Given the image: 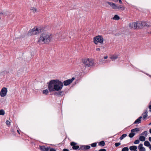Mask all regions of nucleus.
I'll return each instance as SVG.
<instances>
[{
  "label": "nucleus",
  "instance_id": "1",
  "mask_svg": "<svg viewBox=\"0 0 151 151\" xmlns=\"http://www.w3.org/2000/svg\"><path fill=\"white\" fill-rule=\"evenodd\" d=\"M47 84L48 90L50 92L61 90L63 86V82L58 79L51 80Z\"/></svg>",
  "mask_w": 151,
  "mask_h": 151
},
{
  "label": "nucleus",
  "instance_id": "2",
  "mask_svg": "<svg viewBox=\"0 0 151 151\" xmlns=\"http://www.w3.org/2000/svg\"><path fill=\"white\" fill-rule=\"evenodd\" d=\"M52 38L51 34L47 33H42L38 41L39 44H47L51 42Z\"/></svg>",
  "mask_w": 151,
  "mask_h": 151
},
{
  "label": "nucleus",
  "instance_id": "3",
  "mask_svg": "<svg viewBox=\"0 0 151 151\" xmlns=\"http://www.w3.org/2000/svg\"><path fill=\"white\" fill-rule=\"evenodd\" d=\"M82 62L85 67L92 66L94 65L95 63L94 60H90L88 58L83 60Z\"/></svg>",
  "mask_w": 151,
  "mask_h": 151
},
{
  "label": "nucleus",
  "instance_id": "4",
  "mask_svg": "<svg viewBox=\"0 0 151 151\" xmlns=\"http://www.w3.org/2000/svg\"><path fill=\"white\" fill-rule=\"evenodd\" d=\"M137 23V29H141L143 28L144 27L146 26L149 27L150 26L146 24L145 22L144 21H138Z\"/></svg>",
  "mask_w": 151,
  "mask_h": 151
},
{
  "label": "nucleus",
  "instance_id": "5",
  "mask_svg": "<svg viewBox=\"0 0 151 151\" xmlns=\"http://www.w3.org/2000/svg\"><path fill=\"white\" fill-rule=\"evenodd\" d=\"M104 39L101 36L99 35L96 36L93 38V42L96 44H97L99 42L101 44L103 43Z\"/></svg>",
  "mask_w": 151,
  "mask_h": 151
},
{
  "label": "nucleus",
  "instance_id": "6",
  "mask_svg": "<svg viewBox=\"0 0 151 151\" xmlns=\"http://www.w3.org/2000/svg\"><path fill=\"white\" fill-rule=\"evenodd\" d=\"M40 32V29L34 28L30 29L29 32V35H34L39 34Z\"/></svg>",
  "mask_w": 151,
  "mask_h": 151
},
{
  "label": "nucleus",
  "instance_id": "7",
  "mask_svg": "<svg viewBox=\"0 0 151 151\" xmlns=\"http://www.w3.org/2000/svg\"><path fill=\"white\" fill-rule=\"evenodd\" d=\"M139 131V128H135L134 129H132L131 130V132L129 134V137L132 138L135 135L134 133L136 132H138Z\"/></svg>",
  "mask_w": 151,
  "mask_h": 151
},
{
  "label": "nucleus",
  "instance_id": "8",
  "mask_svg": "<svg viewBox=\"0 0 151 151\" xmlns=\"http://www.w3.org/2000/svg\"><path fill=\"white\" fill-rule=\"evenodd\" d=\"M7 88L5 87H3L1 89L0 92V95L1 97L5 96L7 93Z\"/></svg>",
  "mask_w": 151,
  "mask_h": 151
},
{
  "label": "nucleus",
  "instance_id": "9",
  "mask_svg": "<svg viewBox=\"0 0 151 151\" xmlns=\"http://www.w3.org/2000/svg\"><path fill=\"white\" fill-rule=\"evenodd\" d=\"M77 144V143L73 142H71L70 143V145L73 146L72 149L73 150H80L79 146L78 145H76Z\"/></svg>",
  "mask_w": 151,
  "mask_h": 151
},
{
  "label": "nucleus",
  "instance_id": "10",
  "mask_svg": "<svg viewBox=\"0 0 151 151\" xmlns=\"http://www.w3.org/2000/svg\"><path fill=\"white\" fill-rule=\"evenodd\" d=\"M75 78L73 77L71 79H68L64 81L63 84L64 86H67L70 84L74 80Z\"/></svg>",
  "mask_w": 151,
  "mask_h": 151
},
{
  "label": "nucleus",
  "instance_id": "11",
  "mask_svg": "<svg viewBox=\"0 0 151 151\" xmlns=\"http://www.w3.org/2000/svg\"><path fill=\"white\" fill-rule=\"evenodd\" d=\"M137 25L136 22H134L130 23L129 24V26L131 29L133 28L136 29H137Z\"/></svg>",
  "mask_w": 151,
  "mask_h": 151
},
{
  "label": "nucleus",
  "instance_id": "12",
  "mask_svg": "<svg viewBox=\"0 0 151 151\" xmlns=\"http://www.w3.org/2000/svg\"><path fill=\"white\" fill-rule=\"evenodd\" d=\"M40 149L42 151H49L50 148V147H46L44 146H40Z\"/></svg>",
  "mask_w": 151,
  "mask_h": 151
},
{
  "label": "nucleus",
  "instance_id": "13",
  "mask_svg": "<svg viewBox=\"0 0 151 151\" xmlns=\"http://www.w3.org/2000/svg\"><path fill=\"white\" fill-rule=\"evenodd\" d=\"M114 9H117L119 10H124V7L122 6H117L116 4L115 7Z\"/></svg>",
  "mask_w": 151,
  "mask_h": 151
},
{
  "label": "nucleus",
  "instance_id": "14",
  "mask_svg": "<svg viewBox=\"0 0 151 151\" xmlns=\"http://www.w3.org/2000/svg\"><path fill=\"white\" fill-rule=\"evenodd\" d=\"M64 92L63 91H59V92H55L54 94L57 96H62L63 95Z\"/></svg>",
  "mask_w": 151,
  "mask_h": 151
},
{
  "label": "nucleus",
  "instance_id": "15",
  "mask_svg": "<svg viewBox=\"0 0 151 151\" xmlns=\"http://www.w3.org/2000/svg\"><path fill=\"white\" fill-rule=\"evenodd\" d=\"M142 116H140L138 118L136 119L134 122V124L139 123L141 122V119L142 118Z\"/></svg>",
  "mask_w": 151,
  "mask_h": 151
},
{
  "label": "nucleus",
  "instance_id": "16",
  "mask_svg": "<svg viewBox=\"0 0 151 151\" xmlns=\"http://www.w3.org/2000/svg\"><path fill=\"white\" fill-rule=\"evenodd\" d=\"M148 111L147 110H146L145 112L142 114L143 115V119H145L147 116Z\"/></svg>",
  "mask_w": 151,
  "mask_h": 151
},
{
  "label": "nucleus",
  "instance_id": "17",
  "mask_svg": "<svg viewBox=\"0 0 151 151\" xmlns=\"http://www.w3.org/2000/svg\"><path fill=\"white\" fill-rule=\"evenodd\" d=\"M9 73V72L6 70H4L0 73V76H4L6 74Z\"/></svg>",
  "mask_w": 151,
  "mask_h": 151
},
{
  "label": "nucleus",
  "instance_id": "18",
  "mask_svg": "<svg viewBox=\"0 0 151 151\" xmlns=\"http://www.w3.org/2000/svg\"><path fill=\"white\" fill-rule=\"evenodd\" d=\"M107 3L110 5L113 8V9H114L115 8L114 7L116 5L115 4L109 2H107Z\"/></svg>",
  "mask_w": 151,
  "mask_h": 151
},
{
  "label": "nucleus",
  "instance_id": "19",
  "mask_svg": "<svg viewBox=\"0 0 151 151\" xmlns=\"http://www.w3.org/2000/svg\"><path fill=\"white\" fill-rule=\"evenodd\" d=\"M137 147L136 146H132L130 147L129 149L131 150H137Z\"/></svg>",
  "mask_w": 151,
  "mask_h": 151
},
{
  "label": "nucleus",
  "instance_id": "20",
  "mask_svg": "<svg viewBox=\"0 0 151 151\" xmlns=\"http://www.w3.org/2000/svg\"><path fill=\"white\" fill-rule=\"evenodd\" d=\"M118 58V56L117 55H113L110 58L112 60H114L117 59Z\"/></svg>",
  "mask_w": 151,
  "mask_h": 151
},
{
  "label": "nucleus",
  "instance_id": "21",
  "mask_svg": "<svg viewBox=\"0 0 151 151\" xmlns=\"http://www.w3.org/2000/svg\"><path fill=\"white\" fill-rule=\"evenodd\" d=\"M139 139L141 141H144L145 139V138L144 136H141L139 137Z\"/></svg>",
  "mask_w": 151,
  "mask_h": 151
},
{
  "label": "nucleus",
  "instance_id": "22",
  "mask_svg": "<svg viewBox=\"0 0 151 151\" xmlns=\"http://www.w3.org/2000/svg\"><path fill=\"white\" fill-rule=\"evenodd\" d=\"M119 17L118 15H115L113 18V19L116 20H118L119 19Z\"/></svg>",
  "mask_w": 151,
  "mask_h": 151
},
{
  "label": "nucleus",
  "instance_id": "23",
  "mask_svg": "<svg viewBox=\"0 0 151 151\" xmlns=\"http://www.w3.org/2000/svg\"><path fill=\"white\" fill-rule=\"evenodd\" d=\"M144 145L145 146H146L148 147L150 145V142L148 141H146L145 142Z\"/></svg>",
  "mask_w": 151,
  "mask_h": 151
},
{
  "label": "nucleus",
  "instance_id": "24",
  "mask_svg": "<svg viewBox=\"0 0 151 151\" xmlns=\"http://www.w3.org/2000/svg\"><path fill=\"white\" fill-rule=\"evenodd\" d=\"M105 143L104 141H102L100 142L99 144V145L101 146H104L105 145Z\"/></svg>",
  "mask_w": 151,
  "mask_h": 151
},
{
  "label": "nucleus",
  "instance_id": "25",
  "mask_svg": "<svg viewBox=\"0 0 151 151\" xmlns=\"http://www.w3.org/2000/svg\"><path fill=\"white\" fill-rule=\"evenodd\" d=\"M30 9L34 13H35L37 12V9L34 7H31Z\"/></svg>",
  "mask_w": 151,
  "mask_h": 151
},
{
  "label": "nucleus",
  "instance_id": "26",
  "mask_svg": "<svg viewBox=\"0 0 151 151\" xmlns=\"http://www.w3.org/2000/svg\"><path fill=\"white\" fill-rule=\"evenodd\" d=\"M127 136L126 134H123L120 137L119 139L121 140H122L124 138L126 137Z\"/></svg>",
  "mask_w": 151,
  "mask_h": 151
},
{
  "label": "nucleus",
  "instance_id": "27",
  "mask_svg": "<svg viewBox=\"0 0 151 151\" xmlns=\"http://www.w3.org/2000/svg\"><path fill=\"white\" fill-rule=\"evenodd\" d=\"M5 114V111L3 109H1L0 110V115H4Z\"/></svg>",
  "mask_w": 151,
  "mask_h": 151
},
{
  "label": "nucleus",
  "instance_id": "28",
  "mask_svg": "<svg viewBox=\"0 0 151 151\" xmlns=\"http://www.w3.org/2000/svg\"><path fill=\"white\" fill-rule=\"evenodd\" d=\"M48 93V91L47 89L44 90L43 91V93L44 94L47 95Z\"/></svg>",
  "mask_w": 151,
  "mask_h": 151
},
{
  "label": "nucleus",
  "instance_id": "29",
  "mask_svg": "<svg viewBox=\"0 0 151 151\" xmlns=\"http://www.w3.org/2000/svg\"><path fill=\"white\" fill-rule=\"evenodd\" d=\"M129 149L128 147H125L122 149V151H128Z\"/></svg>",
  "mask_w": 151,
  "mask_h": 151
},
{
  "label": "nucleus",
  "instance_id": "30",
  "mask_svg": "<svg viewBox=\"0 0 151 151\" xmlns=\"http://www.w3.org/2000/svg\"><path fill=\"white\" fill-rule=\"evenodd\" d=\"M147 133V131H144L142 133H141V134L142 135H145L146 136Z\"/></svg>",
  "mask_w": 151,
  "mask_h": 151
},
{
  "label": "nucleus",
  "instance_id": "31",
  "mask_svg": "<svg viewBox=\"0 0 151 151\" xmlns=\"http://www.w3.org/2000/svg\"><path fill=\"white\" fill-rule=\"evenodd\" d=\"M99 47H100V48L101 49V50H103L105 49V47L103 45H101L99 46Z\"/></svg>",
  "mask_w": 151,
  "mask_h": 151
},
{
  "label": "nucleus",
  "instance_id": "32",
  "mask_svg": "<svg viewBox=\"0 0 151 151\" xmlns=\"http://www.w3.org/2000/svg\"><path fill=\"white\" fill-rule=\"evenodd\" d=\"M139 142V139H137L134 141V143L135 144H138Z\"/></svg>",
  "mask_w": 151,
  "mask_h": 151
},
{
  "label": "nucleus",
  "instance_id": "33",
  "mask_svg": "<svg viewBox=\"0 0 151 151\" xmlns=\"http://www.w3.org/2000/svg\"><path fill=\"white\" fill-rule=\"evenodd\" d=\"M91 145V147H95L96 145V143H92Z\"/></svg>",
  "mask_w": 151,
  "mask_h": 151
},
{
  "label": "nucleus",
  "instance_id": "34",
  "mask_svg": "<svg viewBox=\"0 0 151 151\" xmlns=\"http://www.w3.org/2000/svg\"><path fill=\"white\" fill-rule=\"evenodd\" d=\"M85 150H88L90 149L91 147L90 146L88 145H85Z\"/></svg>",
  "mask_w": 151,
  "mask_h": 151
},
{
  "label": "nucleus",
  "instance_id": "35",
  "mask_svg": "<svg viewBox=\"0 0 151 151\" xmlns=\"http://www.w3.org/2000/svg\"><path fill=\"white\" fill-rule=\"evenodd\" d=\"M143 147V145L142 144H140L138 146V148L139 150L140 148H142Z\"/></svg>",
  "mask_w": 151,
  "mask_h": 151
},
{
  "label": "nucleus",
  "instance_id": "36",
  "mask_svg": "<svg viewBox=\"0 0 151 151\" xmlns=\"http://www.w3.org/2000/svg\"><path fill=\"white\" fill-rule=\"evenodd\" d=\"M121 145V143L119 142L116 143L115 144V145L116 147H117Z\"/></svg>",
  "mask_w": 151,
  "mask_h": 151
},
{
  "label": "nucleus",
  "instance_id": "37",
  "mask_svg": "<svg viewBox=\"0 0 151 151\" xmlns=\"http://www.w3.org/2000/svg\"><path fill=\"white\" fill-rule=\"evenodd\" d=\"M85 145H82L81 146L80 148V150L81 149L82 150H85Z\"/></svg>",
  "mask_w": 151,
  "mask_h": 151
},
{
  "label": "nucleus",
  "instance_id": "38",
  "mask_svg": "<svg viewBox=\"0 0 151 151\" xmlns=\"http://www.w3.org/2000/svg\"><path fill=\"white\" fill-rule=\"evenodd\" d=\"M30 55H31V58H32L34 55V52H31L30 53Z\"/></svg>",
  "mask_w": 151,
  "mask_h": 151
},
{
  "label": "nucleus",
  "instance_id": "39",
  "mask_svg": "<svg viewBox=\"0 0 151 151\" xmlns=\"http://www.w3.org/2000/svg\"><path fill=\"white\" fill-rule=\"evenodd\" d=\"M49 151H56L55 149L53 148H51L50 147L49 150Z\"/></svg>",
  "mask_w": 151,
  "mask_h": 151
},
{
  "label": "nucleus",
  "instance_id": "40",
  "mask_svg": "<svg viewBox=\"0 0 151 151\" xmlns=\"http://www.w3.org/2000/svg\"><path fill=\"white\" fill-rule=\"evenodd\" d=\"M6 123L7 125H10V122L9 121L7 120L6 121Z\"/></svg>",
  "mask_w": 151,
  "mask_h": 151
},
{
  "label": "nucleus",
  "instance_id": "41",
  "mask_svg": "<svg viewBox=\"0 0 151 151\" xmlns=\"http://www.w3.org/2000/svg\"><path fill=\"white\" fill-rule=\"evenodd\" d=\"M139 150V151H145V149L144 147H143L142 148H140Z\"/></svg>",
  "mask_w": 151,
  "mask_h": 151
},
{
  "label": "nucleus",
  "instance_id": "42",
  "mask_svg": "<svg viewBox=\"0 0 151 151\" xmlns=\"http://www.w3.org/2000/svg\"><path fill=\"white\" fill-rule=\"evenodd\" d=\"M99 151H106V150L104 149H102L99 150Z\"/></svg>",
  "mask_w": 151,
  "mask_h": 151
},
{
  "label": "nucleus",
  "instance_id": "43",
  "mask_svg": "<svg viewBox=\"0 0 151 151\" xmlns=\"http://www.w3.org/2000/svg\"><path fill=\"white\" fill-rule=\"evenodd\" d=\"M63 151H69V150L67 149H64Z\"/></svg>",
  "mask_w": 151,
  "mask_h": 151
},
{
  "label": "nucleus",
  "instance_id": "44",
  "mask_svg": "<svg viewBox=\"0 0 151 151\" xmlns=\"http://www.w3.org/2000/svg\"><path fill=\"white\" fill-rule=\"evenodd\" d=\"M96 50L97 51H100V48H98L96 49Z\"/></svg>",
  "mask_w": 151,
  "mask_h": 151
},
{
  "label": "nucleus",
  "instance_id": "45",
  "mask_svg": "<svg viewBox=\"0 0 151 151\" xmlns=\"http://www.w3.org/2000/svg\"><path fill=\"white\" fill-rule=\"evenodd\" d=\"M58 34H57L56 35V36H58V37H57L58 38H59L60 37V36L59 35V36H58Z\"/></svg>",
  "mask_w": 151,
  "mask_h": 151
},
{
  "label": "nucleus",
  "instance_id": "46",
  "mask_svg": "<svg viewBox=\"0 0 151 151\" xmlns=\"http://www.w3.org/2000/svg\"><path fill=\"white\" fill-rule=\"evenodd\" d=\"M107 58H108V56H105L104 57V58L105 59H107Z\"/></svg>",
  "mask_w": 151,
  "mask_h": 151
},
{
  "label": "nucleus",
  "instance_id": "47",
  "mask_svg": "<svg viewBox=\"0 0 151 151\" xmlns=\"http://www.w3.org/2000/svg\"><path fill=\"white\" fill-rule=\"evenodd\" d=\"M148 139L151 142V137H149Z\"/></svg>",
  "mask_w": 151,
  "mask_h": 151
},
{
  "label": "nucleus",
  "instance_id": "48",
  "mask_svg": "<svg viewBox=\"0 0 151 151\" xmlns=\"http://www.w3.org/2000/svg\"><path fill=\"white\" fill-rule=\"evenodd\" d=\"M119 2L120 3V4L122 3V2L121 0H119Z\"/></svg>",
  "mask_w": 151,
  "mask_h": 151
},
{
  "label": "nucleus",
  "instance_id": "49",
  "mask_svg": "<svg viewBox=\"0 0 151 151\" xmlns=\"http://www.w3.org/2000/svg\"><path fill=\"white\" fill-rule=\"evenodd\" d=\"M149 108L150 109H151V105L149 106Z\"/></svg>",
  "mask_w": 151,
  "mask_h": 151
},
{
  "label": "nucleus",
  "instance_id": "50",
  "mask_svg": "<svg viewBox=\"0 0 151 151\" xmlns=\"http://www.w3.org/2000/svg\"><path fill=\"white\" fill-rule=\"evenodd\" d=\"M17 132L19 134H20L19 131V130H17Z\"/></svg>",
  "mask_w": 151,
  "mask_h": 151
},
{
  "label": "nucleus",
  "instance_id": "51",
  "mask_svg": "<svg viewBox=\"0 0 151 151\" xmlns=\"http://www.w3.org/2000/svg\"><path fill=\"white\" fill-rule=\"evenodd\" d=\"M149 148L150 150H151V145H150Z\"/></svg>",
  "mask_w": 151,
  "mask_h": 151
},
{
  "label": "nucleus",
  "instance_id": "52",
  "mask_svg": "<svg viewBox=\"0 0 151 151\" xmlns=\"http://www.w3.org/2000/svg\"><path fill=\"white\" fill-rule=\"evenodd\" d=\"M149 132L151 134V128L150 129Z\"/></svg>",
  "mask_w": 151,
  "mask_h": 151
},
{
  "label": "nucleus",
  "instance_id": "53",
  "mask_svg": "<svg viewBox=\"0 0 151 151\" xmlns=\"http://www.w3.org/2000/svg\"><path fill=\"white\" fill-rule=\"evenodd\" d=\"M150 111L151 112V109H150Z\"/></svg>",
  "mask_w": 151,
  "mask_h": 151
},
{
  "label": "nucleus",
  "instance_id": "54",
  "mask_svg": "<svg viewBox=\"0 0 151 151\" xmlns=\"http://www.w3.org/2000/svg\"><path fill=\"white\" fill-rule=\"evenodd\" d=\"M149 124V125H151V122L150 123V124Z\"/></svg>",
  "mask_w": 151,
  "mask_h": 151
},
{
  "label": "nucleus",
  "instance_id": "55",
  "mask_svg": "<svg viewBox=\"0 0 151 151\" xmlns=\"http://www.w3.org/2000/svg\"><path fill=\"white\" fill-rule=\"evenodd\" d=\"M71 34H71V33H70V35H71Z\"/></svg>",
  "mask_w": 151,
  "mask_h": 151
},
{
  "label": "nucleus",
  "instance_id": "56",
  "mask_svg": "<svg viewBox=\"0 0 151 151\" xmlns=\"http://www.w3.org/2000/svg\"><path fill=\"white\" fill-rule=\"evenodd\" d=\"M150 33H151V32H150Z\"/></svg>",
  "mask_w": 151,
  "mask_h": 151
}]
</instances>
